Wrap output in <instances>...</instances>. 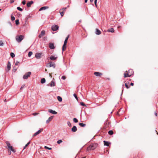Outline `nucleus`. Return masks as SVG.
Listing matches in <instances>:
<instances>
[{
  "mask_svg": "<svg viewBox=\"0 0 158 158\" xmlns=\"http://www.w3.org/2000/svg\"><path fill=\"white\" fill-rule=\"evenodd\" d=\"M98 146V144L96 143H93L91 144L87 148V150L89 151L90 150H94Z\"/></svg>",
  "mask_w": 158,
  "mask_h": 158,
  "instance_id": "f257e3e1",
  "label": "nucleus"
},
{
  "mask_svg": "<svg viewBox=\"0 0 158 158\" xmlns=\"http://www.w3.org/2000/svg\"><path fill=\"white\" fill-rule=\"evenodd\" d=\"M24 36L22 35H20L19 36H17L16 37V40L18 42H20L23 39Z\"/></svg>",
  "mask_w": 158,
  "mask_h": 158,
  "instance_id": "f03ea898",
  "label": "nucleus"
},
{
  "mask_svg": "<svg viewBox=\"0 0 158 158\" xmlns=\"http://www.w3.org/2000/svg\"><path fill=\"white\" fill-rule=\"evenodd\" d=\"M31 72H29L27 73H25L23 76V78L24 79H26L29 77L31 75Z\"/></svg>",
  "mask_w": 158,
  "mask_h": 158,
  "instance_id": "7ed1b4c3",
  "label": "nucleus"
},
{
  "mask_svg": "<svg viewBox=\"0 0 158 158\" xmlns=\"http://www.w3.org/2000/svg\"><path fill=\"white\" fill-rule=\"evenodd\" d=\"M59 28V27L58 26L56 25H53L52 27V30L53 31H56Z\"/></svg>",
  "mask_w": 158,
  "mask_h": 158,
  "instance_id": "20e7f679",
  "label": "nucleus"
},
{
  "mask_svg": "<svg viewBox=\"0 0 158 158\" xmlns=\"http://www.w3.org/2000/svg\"><path fill=\"white\" fill-rule=\"evenodd\" d=\"M57 58V56H55L53 55H51L50 57V59L52 60H56Z\"/></svg>",
  "mask_w": 158,
  "mask_h": 158,
  "instance_id": "39448f33",
  "label": "nucleus"
},
{
  "mask_svg": "<svg viewBox=\"0 0 158 158\" xmlns=\"http://www.w3.org/2000/svg\"><path fill=\"white\" fill-rule=\"evenodd\" d=\"M42 53H37L35 54V57L37 59H39L42 57Z\"/></svg>",
  "mask_w": 158,
  "mask_h": 158,
  "instance_id": "423d86ee",
  "label": "nucleus"
},
{
  "mask_svg": "<svg viewBox=\"0 0 158 158\" xmlns=\"http://www.w3.org/2000/svg\"><path fill=\"white\" fill-rule=\"evenodd\" d=\"M53 67V68H55L56 64L55 63H53L52 61L49 62V66H48V67Z\"/></svg>",
  "mask_w": 158,
  "mask_h": 158,
  "instance_id": "0eeeda50",
  "label": "nucleus"
},
{
  "mask_svg": "<svg viewBox=\"0 0 158 158\" xmlns=\"http://www.w3.org/2000/svg\"><path fill=\"white\" fill-rule=\"evenodd\" d=\"M43 130V129H41L40 130H38L35 133H34L33 135V136H35L39 134Z\"/></svg>",
  "mask_w": 158,
  "mask_h": 158,
  "instance_id": "6e6552de",
  "label": "nucleus"
},
{
  "mask_svg": "<svg viewBox=\"0 0 158 158\" xmlns=\"http://www.w3.org/2000/svg\"><path fill=\"white\" fill-rule=\"evenodd\" d=\"M49 48L51 49H54L55 48L54 44L52 43H49Z\"/></svg>",
  "mask_w": 158,
  "mask_h": 158,
  "instance_id": "1a4fd4ad",
  "label": "nucleus"
},
{
  "mask_svg": "<svg viewBox=\"0 0 158 158\" xmlns=\"http://www.w3.org/2000/svg\"><path fill=\"white\" fill-rule=\"evenodd\" d=\"M45 34V31H42L41 32L40 34L39 35V37L41 38Z\"/></svg>",
  "mask_w": 158,
  "mask_h": 158,
  "instance_id": "9d476101",
  "label": "nucleus"
},
{
  "mask_svg": "<svg viewBox=\"0 0 158 158\" xmlns=\"http://www.w3.org/2000/svg\"><path fill=\"white\" fill-rule=\"evenodd\" d=\"M95 75L97 76H100L102 75V74L98 72H95L94 73Z\"/></svg>",
  "mask_w": 158,
  "mask_h": 158,
  "instance_id": "9b49d317",
  "label": "nucleus"
},
{
  "mask_svg": "<svg viewBox=\"0 0 158 158\" xmlns=\"http://www.w3.org/2000/svg\"><path fill=\"white\" fill-rule=\"evenodd\" d=\"M95 33L96 35H99L101 34V32L98 29L96 28V31Z\"/></svg>",
  "mask_w": 158,
  "mask_h": 158,
  "instance_id": "f8f14e48",
  "label": "nucleus"
},
{
  "mask_svg": "<svg viewBox=\"0 0 158 158\" xmlns=\"http://www.w3.org/2000/svg\"><path fill=\"white\" fill-rule=\"evenodd\" d=\"M53 116H52L49 117L48 119L46 121V123H48L50 121H51L53 119Z\"/></svg>",
  "mask_w": 158,
  "mask_h": 158,
  "instance_id": "ddd939ff",
  "label": "nucleus"
},
{
  "mask_svg": "<svg viewBox=\"0 0 158 158\" xmlns=\"http://www.w3.org/2000/svg\"><path fill=\"white\" fill-rule=\"evenodd\" d=\"M33 3V1H31L30 2H28L27 3V6L28 7H30L31 6V5H32Z\"/></svg>",
  "mask_w": 158,
  "mask_h": 158,
  "instance_id": "4468645a",
  "label": "nucleus"
},
{
  "mask_svg": "<svg viewBox=\"0 0 158 158\" xmlns=\"http://www.w3.org/2000/svg\"><path fill=\"white\" fill-rule=\"evenodd\" d=\"M77 128L76 126H73L71 129L72 131L75 132L77 131Z\"/></svg>",
  "mask_w": 158,
  "mask_h": 158,
  "instance_id": "2eb2a0df",
  "label": "nucleus"
},
{
  "mask_svg": "<svg viewBox=\"0 0 158 158\" xmlns=\"http://www.w3.org/2000/svg\"><path fill=\"white\" fill-rule=\"evenodd\" d=\"M48 8V6H43L41 7L39 10V11H40L42 10H44L47 9Z\"/></svg>",
  "mask_w": 158,
  "mask_h": 158,
  "instance_id": "dca6fc26",
  "label": "nucleus"
},
{
  "mask_svg": "<svg viewBox=\"0 0 158 158\" xmlns=\"http://www.w3.org/2000/svg\"><path fill=\"white\" fill-rule=\"evenodd\" d=\"M10 61H8L7 63V68L8 69V71L10 70Z\"/></svg>",
  "mask_w": 158,
  "mask_h": 158,
  "instance_id": "f3484780",
  "label": "nucleus"
},
{
  "mask_svg": "<svg viewBox=\"0 0 158 158\" xmlns=\"http://www.w3.org/2000/svg\"><path fill=\"white\" fill-rule=\"evenodd\" d=\"M49 112L53 114H57V112L54 110H49Z\"/></svg>",
  "mask_w": 158,
  "mask_h": 158,
  "instance_id": "a211bd4d",
  "label": "nucleus"
},
{
  "mask_svg": "<svg viewBox=\"0 0 158 158\" xmlns=\"http://www.w3.org/2000/svg\"><path fill=\"white\" fill-rule=\"evenodd\" d=\"M124 77H130L131 76V74L130 75L129 73H125L124 74Z\"/></svg>",
  "mask_w": 158,
  "mask_h": 158,
  "instance_id": "6ab92c4d",
  "label": "nucleus"
},
{
  "mask_svg": "<svg viewBox=\"0 0 158 158\" xmlns=\"http://www.w3.org/2000/svg\"><path fill=\"white\" fill-rule=\"evenodd\" d=\"M103 142L104 143V145L105 146H109L110 143L109 142L106 141H104Z\"/></svg>",
  "mask_w": 158,
  "mask_h": 158,
  "instance_id": "aec40b11",
  "label": "nucleus"
},
{
  "mask_svg": "<svg viewBox=\"0 0 158 158\" xmlns=\"http://www.w3.org/2000/svg\"><path fill=\"white\" fill-rule=\"evenodd\" d=\"M55 86V83L53 81H52L50 84V86L51 87L54 86Z\"/></svg>",
  "mask_w": 158,
  "mask_h": 158,
  "instance_id": "412c9836",
  "label": "nucleus"
},
{
  "mask_svg": "<svg viewBox=\"0 0 158 158\" xmlns=\"http://www.w3.org/2000/svg\"><path fill=\"white\" fill-rule=\"evenodd\" d=\"M79 125L81 127H84L86 126V124L83 123H79Z\"/></svg>",
  "mask_w": 158,
  "mask_h": 158,
  "instance_id": "4be33fe9",
  "label": "nucleus"
},
{
  "mask_svg": "<svg viewBox=\"0 0 158 158\" xmlns=\"http://www.w3.org/2000/svg\"><path fill=\"white\" fill-rule=\"evenodd\" d=\"M46 80L45 78H43L41 80V83L42 84L44 83L45 82Z\"/></svg>",
  "mask_w": 158,
  "mask_h": 158,
  "instance_id": "5701e85b",
  "label": "nucleus"
},
{
  "mask_svg": "<svg viewBox=\"0 0 158 158\" xmlns=\"http://www.w3.org/2000/svg\"><path fill=\"white\" fill-rule=\"evenodd\" d=\"M9 148L10 150L12 151L13 152H15V151L14 150V149H13V147L12 146H10V147H9V148Z\"/></svg>",
  "mask_w": 158,
  "mask_h": 158,
  "instance_id": "b1692460",
  "label": "nucleus"
},
{
  "mask_svg": "<svg viewBox=\"0 0 158 158\" xmlns=\"http://www.w3.org/2000/svg\"><path fill=\"white\" fill-rule=\"evenodd\" d=\"M107 31L110 32H113L114 31V30L113 28H111L110 29H108Z\"/></svg>",
  "mask_w": 158,
  "mask_h": 158,
  "instance_id": "393cba45",
  "label": "nucleus"
},
{
  "mask_svg": "<svg viewBox=\"0 0 158 158\" xmlns=\"http://www.w3.org/2000/svg\"><path fill=\"white\" fill-rule=\"evenodd\" d=\"M69 35H68V36L65 39L64 42V43H65V44L67 43L68 40L69 38Z\"/></svg>",
  "mask_w": 158,
  "mask_h": 158,
  "instance_id": "a878e982",
  "label": "nucleus"
},
{
  "mask_svg": "<svg viewBox=\"0 0 158 158\" xmlns=\"http://www.w3.org/2000/svg\"><path fill=\"white\" fill-rule=\"evenodd\" d=\"M66 44H65V43H64V44L63 45V46L62 47V50L63 51H64V48H65V49L66 48Z\"/></svg>",
  "mask_w": 158,
  "mask_h": 158,
  "instance_id": "bb28decb",
  "label": "nucleus"
},
{
  "mask_svg": "<svg viewBox=\"0 0 158 158\" xmlns=\"http://www.w3.org/2000/svg\"><path fill=\"white\" fill-rule=\"evenodd\" d=\"M66 44H65V43H64V44L63 45V46L62 47V50L63 51H64V48H65V49L66 48Z\"/></svg>",
  "mask_w": 158,
  "mask_h": 158,
  "instance_id": "cd10ccee",
  "label": "nucleus"
},
{
  "mask_svg": "<svg viewBox=\"0 0 158 158\" xmlns=\"http://www.w3.org/2000/svg\"><path fill=\"white\" fill-rule=\"evenodd\" d=\"M57 99H58V100L59 102L62 101V98L61 97L58 96L57 97Z\"/></svg>",
  "mask_w": 158,
  "mask_h": 158,
  "instance_id": "c85d7f7f",
  "label": "nucleus"
},
{
  "mask_svg": "<svg viewBox=\"0 0 158 158\" xmlns=\"http://www.w3.org/2000/svg\"><path fill=\"white\" fill-rule=\"evenodd\" d=\"M30 142H29L26 144L24 146L23 148V149H24L26 148L27 147V146L30 144Z\"/></svg>",
  "mask_w": 158,
  "mask_h": 158,
  "instance_id": "c756f323",
  "label": "nucleus"
},
{
  "mask_svg": "<svg viewBox=\"0 0 158 158\" xmlns=\"http://www.w3.org/2000/svg\"><path fill=\"white\" fill-rule=\"evenodd\" d=\"M6 143L8 146V148H9V147H10V146H11L10 145V143H9V142L6 141Z\"/></svg>",
  "mask_w": 158,
  "mask_h": 158,
  "instance_id": "7c9ffc66",
  "label": "nucleus"
},
{
  "mask_svg": "<svg viewBox=\"0 0 158 158\" xmlns=\"http://www.w3.org/2000/svg\"><path fill=\"white\" fill-rule=\"evenodd\" d=\"M6 143L8 146V148H9V147H10V146H11L10 145V143H9V142L6 141Z\"/></svg>",
  "mask_w": 158,
  "mask_h": 158,
  "instance_id": "2f4dec72",
  "label": "nucleus"
},
{
  "mask_svg": "<svg viewBox=\"0 0 158 158\" xmlns=\"http://www.w3.org/2000/svg\"><path fill=\"white\" fill-rule=\"evenodd\" d=\"M6 143L8 146V148H9V147H10V146H11L10 145V143H9V142L6 141Z\"/></svg>",
  "mask_w": 158,
  "mask_h": 158,
  "instance_id": "473e14b6",
  "label": "nucleus"
},
{
  "mask_svg": "<svg viewBox=\"0 0 158 158\" xmlns=\"http://www.w3.org/2000/svg\"><path fill=\"white\" fill-rule=\"evenodd\" d=\"M15 24L16 25H18L19 24V23L18 19H16L15 20Z\"/></svg>",
  "mask_w": 158,
  "mask_h": 158,
  "instance_id": "72a5a7b5",
  "label": "nucleus"
},
{
  "mask_svg": "<svg viewBox=\"0 0 158 158\" xmlns=\"http://www.w3.org/2000/svg\"><path fill=\"white\" fill-rule=\"evenodd\" d=\"M108 134L110 135H111L113 134V132L112 131L110 130L108 131Z\"/></svg>",
  "mask_w": 158,
  "mask_h": 158,
  "instance_id": "f704fd0d",
  "label": "nucleus"
},
{
  "mask_svg": "<svg viewBox=\"0 0 158 158\" xmlns=\"http://www.w3.org/2000/svg\"><path fill=\"white\" fill-rule=\"evenodd\" d=\"M128 73H131V74H133V73H134V72H133V70L131 69H130L128 71Z\"/></svg>",
  "mask_w": 158,
  "mask_h": 158,
  "instance_id": "c9c22d12",
  "label": "nucleus"
},
{
  "mask_svg": "<svg viewBox=\"0 0 158 158\" xmlns=\"http://www.w3.org/2000/svg\"><path fill=\"white\" fill-rule=\"evenodd\" d=\"M10 55L11 56L12 58H13L15 56V54H14V53H13V52H11L10 54Z\"/></svg>",
  "mask_w": 158,
  "mask_h": 158,
  "instance_id": "e433bc0d",
  "label": "nucleus"
},
{
  "mask_svg": "<svg viewBox=\"0 0 158 158\" xmlns=\"http://www.w3.org/2000/svg\"><path fill=\"white\" fill-rule=\"evenodd\" d=\"M73 121L75 123H77L78 121L77 119L76 118H74Z\"/></svg>",
  "mask_w": 158,
  "mask_h": 158,
  "instance_id": "4c0bfd02",
  "label": "nucleus"
},
{
  "mask_svg": "<svg viewBox=\"0 0 158 158\" xmlns=\"http://www.w3.org/2000/svg\"><path fill=\"white\" fill-rule=\"evenodd\" d=\"M32 54V52H29L28 53V56L29 57L31 56Z\"/></svg>",
  "mask_w": 158,
  "mask_h": 158,
  "instance_id": "58836bf2",
  "label": "nucleus"
},
{
  "mask_svg": "<svg viewBox=\"0 0 158 158\" xmlns=\"http://www.w3.org/2000/svg\"><path fill=\"white\" fill-rule=\"evenodd\" d=\"M62 142V141L61 139L58 140L57 141V143L58 144H60Z\"/></svg>",
  "mask_w": 158,
  "mask_h": 158,
  "instance_id": "ea45409f",
  "label": "nucleus"
},
{
  "mask_svg": "<svg viewBox=\"0 0 158 158\" xmlns=\"http://www.w3.org/2000/svg\"><path fill=\"white\" fill-rule=\"evenodd\" d=\"M44 148L45 149H48V150H51L52 149L51 148H49L46 146H45Z\"/></svg>",
  "mask_w": 158,
  "mask_h": 158,
  "instance_id": "a19ab883",
  "label": "nucleus"
},
{
  "mask_svg": "<svg viewBox=\"0 0 158 158\" xmlns=\"http://www.w3.org/2000/svg\"><path fill=\"white\" fill-rule=\"evenodd\" d=\"M66 8H67L66 7H65V8H62V9H60V10H63V11H63V12H65V11H66Z\"/></svg>",
  "mask_w": 158,
  "mask_h": 158,
  "instance_id": "79ce46f5",
  "label": "nucleus"
},
{
  "mask_svg": "<svg viewBox=\"0 0 158 158\" xmlns=\"http://www.w3.org/2000/svg\"><path fill=\"white\" fill-rule=\"evenodd\" d=\"M17 9L18 10L20 11H23V9L21 8L20 7H17Z\"/></svg>",
  "mask_w": 158,
  "mask_h": 158,
  "instance_id": "37998d69",
  "label": "nucleus"
},
{
  "mask_svg": "<svg viewBox=\"0 0 158 158\" xmlns=\"http://www.w3.org/2000/svg\"><path fill=\"white\" fill-rule=\"evenodd\" d=\"M67 124L69 127H71V123H70V122L69 121H68L67 122Z\"/></svg>",
  "mask_w": 158,
  "mask_h": 158,
  "instance_id": "c03bdc74",
  "label": "nucleus"
},
{
  "mask_svg": "<svg viewBox=\"0 0 158 158\" xmlns=\"http://www.w3.org/2000/svg\"><path fill=\"white\" fill-rule=\"evenodd\" d=\"M15 17L13 16H11V19L12 21H14L15 20Z\"/></svg>",
  "mask_w": 158,
  "mask_h": 158,
  "instance_id": "a18cd8bd",
  "label": "nucleus"
},
{
  "mask_svg": "<svg viewBox=\"0 0 158 158\" xmlns=\"http://www.w3.org/2000/svg\"><path fill=\"white\" fill-rule=\"evenodd\" d=\"M60 13L61 16L63 17V16L64 14V12H63V11L60 12Z\"/></svg>",
  "mask_w": 158,
  "mask_h": 158,
  "instance_id": "49530a36",
  "label": "nucleus"
},
{
  "mask_svg": "<svg viewBox=\"0 0 158 158\" xmlns=\"http://www.w3.org/2000/svg\"><path fill=\"white\" fill-rule=\"evenodd\" d=\"M125 86L126 87V88L127 89H129L130 88V86H128L126 83L125 84Z\"/></svg>",
  "mask_w": 158,
  "mask_h": 158,
  "instance_id": "de8ad7c7",
  "label": "nucleus"
},
{
  "mask_svg": "<svg viewBox=\"0 0 158 158\" xmlns=\"http://www.w3.org/2000/svg\"><path fill=\"white\" fill-rule=\"evenodd\" d=\"M3 45V42L2 41H0V46H2Z\"/></svg>",
  "mask_w": 158,
  "mask_h": 158,
  "instance_id": "09e8293b",
  "label": "nucleus"
},
{
  "mask_svg": "<svg viewBox=\"0 0 158 158\" xmlns=\"http://www.w3.org/2000/svg\"><path fill=\"white\" fill-rule=\"evenodd\" d=\"M80 104L81 106H85V104L83 102H81L80 103Z\"/></svg>",
  "mask_w": 158,
  "mask_h": 158,
  "instance_id": "8fccbe9b",
  "label": "nucleus"
},
{
  "mask_svg": "<svg viewBox=\"0 0 158 158\" xmlns=\"http://www.w3.org/2000/svg\"><path fill=\"white\" fill-rule=\"evenodd\" d=\"M73 96H74L75 97V98L77 99V100L78 99V98H77V96L76 95V94H73Z\"/></svg>",
  "mask_w": 158,
  "mask_h": 158,
  "instance_id": "3c124183",
  "label": "nucleus"
},
{
  "mask_svg": "<svg viewBox=\"0 0 158 158\" xmlns=\"http://www.w3.org/2000/svg\"><path fill=\"white\" fill-rule=\"evenodd\" d=\"M25 86V85H22L20 89L21 90L23 88H24V86Z\"/></svg>",
  "mask_w": 158,
  "mask_h": 158,
  "instance_id": "603ef678",
  "label": "nucleus"
},
{
  "mask_svg": "<svg viewBox=\"0 0 158 158\" xmlns=\"http://www.w3.org/2000/svg\"><path fill=\"white\" fill-rule=\"evenodd\" d=\"M66 78V77L65 76H63L62 77H61V79H63V80H65V79Z\"/></svg>",
  "mask_w": 158,
  "mask_h": 158,
  "instance_id": "864d4df0",
  "label": "nucleus"
},
{
  "mask_svg": "<svg viewBox=\"0 0 158 158\" xmlns=\"http://www.w3.org/2000/svg\"><path fill=\"white\" fill-rule=\"evenodd\" d=\"M19 63V62L18 61H17L16 63H15V65H18Z\"/></svg>",
  "mask_w": 158,
  "mask_h": 158,
  "instance_id": "5fc2aeb1",
  "label": "nucleus"
},
{
  "mask_svg": "<svg viewBox=\"0 0 158 158\" xmlns=\"http://www.w3.org/2000/svg\"><path fill=\"white\" fill-rule=\"evenodd\" d=\"M97 0H94V4L96 7H97Z\"/></svg>",
  "mask_w": 158,
  "mask_h": 158,
  "instance_id": "6e6d98bb",
  "label": "nucleus"
},
{
  "mask_svg": "<svg viewBox=\"0 0 158 158\" xmlns=\"http://www.w3.org/2000/svg\"><path fill=\"white\" fill-rule=\"evenodd\" d=\"M38 114V113H34L32 114L34 116H35L37 115Z\"/></svg>",
  "mask_w": 158,
  "mask_h": 158,
  "instance_id": "4d7b16f0",
  "label": "nucleus"
},
{
  "mask_svg": "<svg viewBox=\"0 0 158 158\" xmlns=\"http://www.w3.org/2000/svg\"><path fill=\"white\" fill-rule=\"evenodd\" d=\"M22 4H23V5H25V4H26V1H25V0L23 1L22 2Z\"/></svg>",
  "mask_w": 158,
  "mask_h": 158,
  "instance_id": "13d9d810",
  "label": "nucleus"
},
{
  "mask_svg": "<svg viewBox=\"0 0 158 158\" xmlns=\"http://www.w3.org/2000/svg\"><path fill=\"white\" fill-rule=\"evenodd\" d=\"M14 2V0H10V3H13Z\"/></svg>",
  "mask_w": 158,
  "mask_h": 158,
  "instance_id": "bf43d9fd",
  "label": "nucleus"
},
{
  "mask_svg": "<svg viewBox=\"0 0 158 158\" xmlns=\"http://www.w3.org/2000/svg\"><path fill=\"white\" fill-rule=\"evenodd\" d=\"M130 85L131 86H133L134 85V83L132 82H131L130 84Z\"/></svg>",
  "mask_w": 158,
  "mask_h": 158,
  "instance_id": "052dcab7",
  "label": "nucleus"
},
{
  "mask_svg": "<svg viewBox=\"0 0 158 158\" xmlns=\"http://www.w3.org/2000/svg\"><path fill=\"white\" fill-rule=\"evenodd\" d=\"M49 63L47 64L46 65L47 67H48V66H49Z\"/></svg>",
  "mask_w": 158,
  "mask_h": 158,
  "instance_id": "680f3d73",
  "label": "nucleus"
},
{
  "mask_svg": "<svg viewBox=\"0 0 158 158\" xmlns=\"http://www.w3.org/2000/svg\"><path fill=\"white\" fill-rule=\"evenodd\" d=\"M107 123L108 125H109V124H110L109 122L106 123V124H107Z\"/></svg>",
  "mask_w": 158,
  "mask_h": 158,
  "instance_id": "e2e57ef3",
  "label": "nucleus"
},
{
  "mask_svg": "<svg viewBox=\"0 0 158 158\" xmlns=\"http://www.w3.org/2000/svg\"><path fill=\"white\" fill-rule=\"evenodd\" d=\"M155 114V115L156 116H157V114L156 112Z\"/></svg>",
  "mask_w": 158,
  "mask_h": 158,
  "instance_id": "0e129e2a",
  "label": "nucleus"
},
{
  "mask_svg": "<svg viewBox=\"0 0 158 158\" xmlns=\"http://www.w3.org/2000/svg\"><path fill=\"white\" fill-rule=\"evenodd\" d=\"M87 0H85V3H86V2H87Z\"/></svg>",
  "mask_w": 158,
  "mask_h": 158,
  "instance_id": "69168bd1",
  "label": "nucleus"
},
{
  "mask_svg": "<svg viewBox=\"0 0 158 158\" xmlns=\"http://www.w3.org/2000/svg\"><path fill=\"white\" fill-rule=\"evenodd\" d=\"M90 2H92L93 1V0H90Z\"/></svg>",
  "mask_w": 158,
  "mask_h": 158,
  "instance_id": "338daca9",
  "label": "nucleus"
},
{
  "mask_svg": "<svg viewBox=\"0 0 158 158\" xmlns=\"http://www.w3.org/2000/svg\"><path fill=\"white\" fill-rule=\"evenodd\" d=\"M50 77H52V76L51 75V74H50Z\"/></svg>",
  "mask_w": 158,
  "mask_h": 158,
  "instance_id": "774afa93",
  "label": "nucleus"
}]
</instances>
